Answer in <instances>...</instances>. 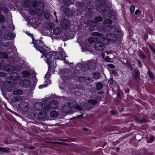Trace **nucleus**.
<instances>
[{"mask_svg": "<svg viewBox=\"0 0 155 155\" xmlns=\"http://www.w3.org/2000/svg\"><path fill=\"white\" fill-rule=\"evenodd\" d=\"M1 10L2 11H3L6 14H7L9 11L8 9L5 7H3L2 8H1Z\"/></svg>", "mask_w": 155, "mask_h": 155, "instance_id": "31", "label": "nucleus"}, {"mask_svg": "<svg viewBox=\"0 0 155 155\" xmlns=\"http://www.w3.org/2000/svg\"><path fill=\"white\" fill-rule=\"evenodd\" d=\"M8 78H6V80H7L8 79Z\"/></svg>", "mask_w": 155, "mask_h": 155, "instance_id": "60", "label": "nucleus"}, {"mask_svg": "<svg viewBox=\"0 0 155 155\" xmlns=\"http://www.w3.org/2000/svg\"><path fill=\"white\" fill-rule=\"evenodd\" d=\"M54 27V24L53 23H50L48 24V28L50 29Z\"/></svg>", "mask_w": 155, "mask_h": 155, "instance_id": "37", "label": "nucleus"}, {"mask_svg": "<svg viewBox=\"0 0 155 155\" xmlns=\"http://www.w3.org/2000/svg\"><path fill=\"white\" fill-rule=\"evenodd\" d=\"M10 77L12 80L15 81L19 79L20 76L17 73H12L10 74Z\"/></svg>", "mask_w": 155, "mask_h": 155, "instance_id": "17", "label": "nucleus"}, {"mask_svg": "<svg viewBox=\"0 0 155 155\" xmlns=\"http://www.w3.org/2000/svg\"><path fill=\"white\" fill-rule=\"evenodd\" d=\"M11 48L12 49V51L15 52L17 51V49L15 45H12L11 46Z\"/></svg>", "mask_w": 155, "mask_h": 155, "instance_id": "38", "label": "nucleus"}, {"mask_svg": "<svg viewBox=\"0 0 155 155\" xmlns=\"http://www.w3.org/2000/svg\"><path fill=\"white\" fill-rule=\"evenodd\" d=\"M18 107L21 111L25 112L28 111L29 108L28 103L26 101L21 102L18 104Z\"/></svg>", "mask_w": 155, "mask_h": 155, "instance_id": "12", "label": "nucleus"}, {"mask_svg": "<svg viewBox=\"0 0 155 155\" xmlns=\"http://www.w3.org/2000/svg\"><path fill=\"white\" fill-rule=\"evenodd\" d=\"M92 35L93 36H95L91 37L89 38V42L92 44L95 42L94 47H95V45L97 42L101 43H102L103 42L101 41V38L100 37L101 34L97 32H93L92 33Z\"/></svg>", "mask_w": 155, "mask_h": 155, "instance_id": "7", "label": "nucleus"}, {"mask_svg": "<svg viewBox=\"0 0 155 155\" xmlns=\"http://www.w3.org/2000/svg\"><path fill=\"white\" fill-rule=\"evenodd\" d=\"M143 58H144V56H143Z\"/></svg>", "mask_w": 155, "mask_h": 155, "instance_id": "61", "label": "nucleus"}, {"mask_svg": "<svg viewBox=\"0 0 155 155\" xmlns=\"http://www.w3.org/2000/svg\"><path fill=\"white\" fill-rule=\"evenodd\" d=\"M91 6H90V7H89V6H86V9H87L89 12H90L91 10Z\"/></svg>", "mask_w": 155, "mask_h": 155, "instance_id": "48", "label": "nucleus"}, {"mask_svg": "<svg viewBox=\"0 0 155 155\" xmlns=\"http://www.w3.org/2000/svg\"><path fill=\"white\" fill-rule=\"evenodd\" d=\"M5 19L4 17L0 13V21L3 22Z\"/></svg>", "mask_w": 155, "mask_h": 155, "instance_id": "34", "label": "nucleus"}, {"mask_svg": "<svg viewBox=\"0 0 155 155\" xmlns=\"http://www.w3.org/2000/svg\"><path fill=\"white\" fill-rule=\"evenodd\" d=\"M149 48L151 51L155 54V50L153 48V47L151 45H150Z\"/></svg>", "mask_w": 155, "mask_h": 155, "instance_id": "43", "label": "nucleus"}, {"mask_svg": "<svg viewBox=\"0 0 155 155\" xmlns=\"http://www.w3.org/2000/svg\"><path fill=\"white\" fill-rule=\"evenodd\" d=\"M3 68L5 71H12L15 70L17 71H20L21 70V66L18 65L15 67H13L10 65H6L4 67H0V69H3Z\"/></svg>", "mask_w": 155, "mask_h": 155, "instance_id": "10", "label": "nucleus"}, {"mask_svg": "<svg viewBox=\"0 0 155 155\" xmlns=\"http://www.w3.org/2000/svg\"><path fill=\"white\" fill-rule=\"evenodd\" d=\"M108 66L111 68H115V66L112 64H109L108 65Z\"/></svg>", "mask_w": 155, "mask_h": 155, "instance_id": "45", "label": "nucleus"}, {"mask_svg": "<svg viewBox=\"0 0 155 155\" xmlns=\"http://www.w3.org/2000/svg\"><path fill=\"white\" fill-rule=\"evenodd\" d=\"M45 112H41L39 113L38 115V118H39L40 119H43L45 118L47 116V114L46 112H48V111H46L45 110Z\"/></svg>", "mask_w": 155, "mask_h": 155, "instance_id": "22", "label": "nucleus"}, {"mask_svg": "<svg viewBox=\"0 0 155 155\" xmlns=\"http://www.w3.org/2000/svg\"><path fill=\"white\" fill-rule=\"evenodd\" d=\"M154 137L153 136H151L150 138V142H152L154 140Z\"/></svg>", "mask_w": 155, "mask_h": 155, "instance_id": "47", "label": "nucleus"}, {"mask_svg": "<svg viewBox=\"0 0 155 155\" xmlns=\"http://www.w3.org/2000/svg\"><path fill=\"white\" fill-rule=\"evenodd\" d=\"M22 100L21 97L15 96L12 98V100L13 101H19Z\"/></svg>", "mask_w": 155, "mask_h": 155, "instance_id": "28", "label": "nucleus"}, {"mask_svg": "<svg viewBox=\"0 0 155 155\" xmlns=\"http://www.w3.org/2000/svg\"><path fill=\"white\" fill-rule=\"evenodd\" d=\"M4 84L7 85L5 86V87L8 90L9 92H12L13 91V88L11 84L10 81H8L7 82H6L4 83Z\"/></svg>", "mask_w": 155, "mask_h": 155, "instance_id": "18", "label": "nucleus"}, {"mask_svg": "<svg viewBox=\"0 0 155 155\" xmlns=\"http://www.w3.org/2000/svg\"><path fill=\"white\" fill-rule=\"evenodd\" d=\"M13 25V26L12 27V30L13 31L14 30V29L15 28V26Z\"/></svg>", "mask_w": 155, "mask_h": 155, "instance_id": "55", "label": "nucleus"}, {"mask_svg": "<svg viewBox=\"0 0 155 155\" xmlns=\"http://www.w3.org/2000/svg\"><path fill=\"white\" fill-rule=\"evenodd\" d=\"M102 20L101 17H97L95 18V22L90 20L88 21L87 23L91 26H95L97 25V22H100Z\"/></svg>", "mask_w": 155, "mask_h": 155, "instance_id": "14", "label": "nucleus"}, {"mask_svg": "<svg viewBox=\"0 0 155 155\" xmlns=\"http://www.w3.org/2000/svg\"><path fill=\"white\" fill-rule=\"evenodd\" d=\"M83 4H84V3L83 2H78L77 5H78V6L79 7H80L82 8L83 7Z\"/></svg>", "mask_w": 155, "mask_h": 155, "instance_id": "40", "label": "nucleus"}, {"mask_svg": "<svg viewBox=\"0 0 155 155\" xmlns=\"http://www.w3.org/2000/svg\"><path fill=\"white\" fill-rule=\"evenodd\" d=\"M43 52H41L42 55L41 57L42 58L43 56H45L46 58L45 60L46 63L49 65L51 64V62H52L51 64L54 65V59L63 60L64 59V63L69 64L70 65H72L73 63H69L68 61L65 60V58H66V54L65 52L63 51V49L61 47L59 48V51L58 54L56 52L50 51V49L48 47L44 45L43 46Z\"/></svg>", "mask_w": 155, "mask_h": 155, "instance_id": "1", "label": "nucleus"}, {"mask_svg": "<svg viewBox=\"0 0 155 155\" xmlns=\"http://www.w3.org/2000/svg\"><path fill=\"white\" fill-rule=\"evenodd\" d=\"M61 31V28L59 27H57L54 29L53 32L54 34L58 35L59 34Z\"/></svg>", "mask_w": 155, "mask_h": 155, "instance_id": "24", "label": "nucleus"}, {"mask_svg": "<svg viewBox=\"0 0 155 155\" xmlns=\"http://www.w3.org/2000/svg\"><path fill=\"white\" fill-rule=\"evenodd\" d=\"M135 76L136 77H137L138 76V74L137 72L135 74Z\"/></svg>", "mask_w": 155, "mask_h": 155, "instance_id": "53", "label": "nucleus"}, {"mask_svg": "<svg viewBox=\"0 0 155 155\" xmlns=\"http://www.w3.org/2000/svg\"><path fill=\"white\" fill-rule=\"evenodd\" d=\"M33 83H32L29 80H25L21 81L19 82V85L22 87L30 88L32 87H35L37 82V78L34 79Z\"/></svg>", "mask_w": 155, "mask_h": 155, "instance_id": "6", "label": "nucleus"}, {"mask_svg": "<svg viewBox=\"0 0 155 155\" xmlns=\"http://www.w3.org/2000/svg\"><path fill=\"white\" fill-rule=\"evenodd\" d=\"M27 33L28 35L30 36L32 38V43L36 49L39 51L41 53L43 52V46L44 45L43 42L41 40H38L36 42V43H35L34 42V37L33 35L31 34L29 32H27Z\"/></svg>", "mask_w": 155, "mask_h": 155, "instance_id": "5", "label": "nucleus"}, {"mask_svg": "<svg viewBox=\"0 0 155 155\" xmlns=\"http://www.w3.org/2000/svg\"><path fill=\"white\" fill-rule=\"evenodd\" d=\"M94 78L95 79H98L100 77V74L99 72H97L94 73L93 75Z\"/></svg>", "mask_w": 155, "mask_h": 155, "instance_id": "30", "label": "nucleus"}, {"mask_svg": "<svg viewBox=\"0 0 155 155\" xmlns=\"http://www.w3.org/2000/svg\"><path fill=\"white\" fill-rule=\"evenodd\" d=\"M137 62H138V63L139 64V66L140 67H141V63L140 62V61H137Z\"/></svg>", "mask_w": 155, "mask_h": 155, "instance_id": "51", "label": "nucleus"}, {"mask_svg": "<svg viewBox=\"0 0 155 155\" xmlns=\"http://www.w3.org/2000/svg\"><path fill=\"white\" fill-rule=\"evenodd\" d=\"M105 60L107 61H110L109 58L108 57H106L105 58Z\"/></svg>", "mask_w": 155, "mask_h": 155, "instance_id": "52", "label": "nucleus"}, {"mask_svg": "<svg viewBox=\"0 0 155 155\" xmlns=\"http://www.w3.org/2000/svg\"><path fill=\"white\" fill-rule=\"evenodd\" d=\"M151 21H153V18H151Z\"/></svg>", "mask_w": 155, "mask_h": 155, "instance_id": "59", "label": "nucleus"}, {"mask_svg": "<svg viewBox=\"0 0 155 155\" xmlns=\"http://www.w3.org/2000/svg\"><path fill=\"white\" fill-rule=\"evenodd\" d=\"M88 102L90 104H96L97 101L96 100L94 99H90L88 101Z\"/></svg>", "mask_w": 155, "mask_h": 155, "instance_id": "33", "label": "nucleus"}, {"mask_svg": "<svg viewBox=\"0 0 155 155\" xmlns=\"http://www.w3.org/2000/svg\"><path fill=\"white\" fill-rule=\"evenodd\" d=\"M51 97H46L44 99L43 101L45 102H50L51 101Z\"/></svg>", "mask_w": 155, "mask_h": 155, "instance_id": "35", "label": "nucleus"}, {"mask_svg": "<svg viewBox=\"0 0 155 155\" xmlns=\"http://www.w3.org/2000/svg\"><path fill=\"white\" fill-rule=\"evenodd\" d=\"M44 16L45 18L47 20H48L50 18V15L49 13L48 12H45Z\"/></svg>", "mask_w": 155, "mask_h": 155, "instance_id": "32", "label": "nucleus"}, {"mask_svg": "<svg viewBox=\"0 0 155 155\" xmlns=\"http://www.w3.org/2000/svg\"><path fill=\"white\" fill-rule=\"evenodd\" d=\"M83 130H84L86 131L87 130V128H85L83 129Z\"/></svg>", "mask_w": 155, "mask_h": 155, "instance_id": "57", "label": "nucleus"}, {"mask_svg": "<svg viewBox=\"0 0 155 155\" xmlns=\"http://www.w3.org/2000/svg\"><path fill=\"white\" fill-rule=\"evenodd\" d=\"M34 106L36 110H40L43 109L44 107L45 108V106L44 103L42 102H37L35 104ZM44 110H45V108Z\"/></svg>", "mask_w": 155, "mask_h": 155, "instance_id": "13", "label": "nucleus"}, {"mask_svg": "<svg viewBox=\"0 0 155 155\" xmlns=\"http://www.w3.org/2000/svg\"><path fill=\"white\" fill-rule=\"evenodd\" d=\"M116 150H117V151H118V150H120V148H119V147H117V148H116Z\"/></svg>", "mask_w": 155, "mask_h": 155, "instance_id": "56", "label": "nucleus"}, {"mask_svg": "<svg viewBox=\"0 0 155 155\" xmlns=\"http://www.w3.org/2000/svg\"><path fill=\"white\" fill-rule=\"evenodd\" d=\"M5 76V74L3 72H0V76L1 77H4Z\"/></svg>", "mask_w": 155, "mask_h": 155, "instance_id": "46", "label": "nucleus"}, {"mask_svg": "<svg viewBox=\"0 0 155 155\" xmlns=\"http://www.w3.org/2000/svg\"><path fill=\"white\" fill-rule=\"evenodd\" d=\"M32 21H34V22L33 23L34 25H40L41 23V21L35 18H33L31 19Z\"/></svg>", "mask_w": 155, "mask_h": 155, "instance_id": "26", "label": "nucleus"}, {"mask_svg": "<svg viewBox=\"0 0 155 155\" xmlns=\"http://www.w3.org/2000/svg\"><path fill=\"white\" fill-rule=\"evenodd\" d=\"M143 120V121H142V122L141 123H143V122H144V120Z\"/></svg>", "mask_w": 155, "mask_h": 155, "instance_id": "62", "label": "nucleus"}, {"mask_svg": "<svg viewBox=\"0 0 155 155\" xmlns=\"http://www.w3.org/2000/svg\"><path fill=\"white\" fill-rule=\"evenodd\" d=\"M118 36L114 33H107L106 35V38L103 37V35L101 34L100 37L101 38L102 43L100 42H97L95 45V49L97 50H101L104 48V46L108 44L109 41L115 42Z\"/></svg>", "mask_w": 155, "mask_h": 155, "instance_id": "2", "label": "nucleus"}, {"mask_svg": "<svg viewBox=\"0 0 155 155\" xmlns=\"http://www.w3.org/2000/svg\"><path fill=\"white\" fill-rule=\"evenodd\" d=\"M103 23L104 25H107L108 27L110 28L111 29V27L109 26V25L112 23L111 20L108 19H107L104 21Z\"/></svg>", "mask_w": 155, "mask_h": 155, "instance_id": "25", "label": "nucleus"}, {"mask_svg": "<svg viewBox=\"0 0 155 155\" xmlns=\"http://www.w3.org/2000/svg\"><path fill=\"white\" fill-rule=\"evenodd\" d=\"M22 77L23 78H28L30 75V73L28 71L25 70L21 72Z\"/></svg>", "mask_w": 155, "mask_h": 155, "instance_id": "21", "label": "nucleus"}, {"mask_svg": "<svg viewBox=\"0 0 155 155\" xmlns=\"http://www.w3.org/2000/svg\"><path fill=\"white\" fill-rule=\"evenodd\" d=\"M15 37V35L13 34L12 32H9L7 35H6L5 37H2L0 38L1 43L0 45L2 46H5L8 47L12 43L9 41H7L5 43V42L7 41V40H11L13 38Z\"/></svg>", "mask_w": 155, "mask_h": 155, "instance_id": "3", "label": "nucleus"}, {"mask_svg": "<svg viewBox=\"0 0 155 155\" xmlns=\"http://www.w3.org/2000/svg\"><path fill=\"white\" fill-rule=\"evenodd\" d=\"M89 5H89L90 6V5L89 4H88V5Z\"/></svg>", "mask_w": 155, "mask_h": 155, "instance_id": "63", "label": "nucleus"}, {"mask_svg": "<svg viewBox=\"0 0 155 155\" xmlns=\"http://www.w3.org/2000/svg\"><path fill=\"white\" fill-rule=\"evenodd\" d=\"M109 82L110 84L112 85L113 84V81L112 78H110Z\"/></svg>", "mask_w": 155, "mask_h": 155, "instance_id": "49", "label": "nucleus"}, {"mask_svg": "<svg viewBox=\"0 0 155 155\" xmlns=\"http://www.w3.org/2000/svg\"><path fill=\"white\" fill-rule=\"evenodd\" d=\"M56 22H58V21L56 20Z\"/></svg>", "mask_w": 155, "mask_h": 155, "instance_id": "64", "label": "nucleus"}, {"mask_svg": "<svg viewBox=\"0 0 155 155\" xmlns=\"http://www.w3.org/2000/svg\"><path fill=\"white\" fill-rule=\"evenodd\" d=\"M135 8L134 6L132 5L130 6V11L131 13H133L134 11Z\"/></svg>", "mask_w": 155, "mask_h": 155, "instance_id": "39", "label": "nucleus"}, {"mask_svg": "<svg viewBox=\"0 0 155 155\" xmlns=\"http://www.w3.org/2000/svg\"><path fill=\"white\" fill-rule=\"evenodd\" d=\"M103 87V85L101 83H98L96 85V88L98 90H101Z\"/></svg>", "mask_w": 155, "mask_h": 155, "instance_id": "29", "label": "nucleus"}, {"mask_svg": "<svg viewBox=\"0 0 155 155\" xmlns=\"http://www.w3.org/2000/svg\"><path fill=\"white\" fill-rule=\"evenodd\" d=\"M0 150L5 152H7L8 151V150L2 147H0Z\"/></svg>", "mask_w": 155, "mask_h": 155, "instance_id": "42", "label": "nucleus"}, {"mask_svg": "<svg viewBox=\"0 0 155 155\" xmlns=\"http://www.w3.org/2000/svg\"><path fill=\"white\" fill-rule=\"evenodd\" d=\"M58 106V103L57 101H53L51 102L50 104H47L45 107V110L46 111H49L51 109L56 108Z\"/></svg>", "mask_w": 155, "mask_h": 155, "instance_id": "11", "label": "nucleus"}, {"mask_svg": "<svg viewBox=\"0 0 155 155\" xmlns=\"http://www.w3.org/2000/svg\"><path fill=\"white\" fill-rule=\"evenodd\" d=\"M111 113H112L113 114H114V110H112L110 111Z\"/></svg>", "mask_w": 155, "mask_h": 155, "instance_id": "54", "label": "nucleus"}, {"mask_svg": "<svg viewBox=\"0 0 155 155\" xmlns=\"http://www.w3.org/2000/svg\"><path fill=\"white\" fill-rule=\"evenodd\" d=\"M68 105H64L62 108V110L63 112L65 113H68L70 111L71 107L75 108L80 110H82V109L77 104L76 101H73L72 102H68Z\"/></svg>", "mask_w": 155, "mask_h": 155, "instance_id": "4", "label": "nucleus"}, {"mask_svg": "<svg viewBox=\"0 0 155 155\" xmlns=\"http://www.w3.org/2000/svg\"><path fill=\"white\" fill-rule=\"evenodd\" d=\"M38 3V2L37 1H33V3H32V5L33 6V8H34V10L32 9V8H30L29 10V12L30 14L32 15H34L35 14L36 11L35 8L36 5Z\"/></svg>", "mask_w": 155, "mask_h": 155, "instance_id": "16", "label": "nucleus"}, {"mask_svg": "<svg viewBox=\"0 0 155 155\" xmlns=\"http://www.w3.org/2000/svg\"><path fill=\"white\" fill-rule=\"evenodd\" d=\"M50 114L51 117H55L58 116V113L57 111L54 110L51 111Z\"/></svg>", "mask_w": 155, "mask_h": 155, "instance_id": "27", "label": "nucleus"}, {"mask_svg": "<svg viewBox=\"0 0 155 155\" xmlns=\"http://www.w3.org/2000/svg\"><path fill=\"white\" fill-rule=\"evenodd\" d=\"M54 15H55L56 17V12H54Z\"/></svg>", "mask_w": 155, "mask_h": 155, "instance_id": "58", "label": "nucleus"}, {"mask_svg": "<svg viewBox=\"0 0 155 155\" xmlns=\"http://www.w3.org/2000/svg\"><path fill=\"white\" fill-rule=\"evenodd\" d=\"M61 26L63 29H68L70 26L69 21L66 19L63 20L61 24Z\"/></svg>", "mask_w": 155, "mask_h": 155, "instance_id": "15", "label": "nucleus"}, {"mask_svg": "<svg viewBox=\"0 0 155 155\" xmlns=\"http://www.w3.org/2000/svg\"><path fill=\"white\" fill-rule=\"evenodd\" d=\"M47 86V85H45V84H44L43 85H40L39 86V88L40 89H41L43 88V87H46Z\"/></svg>", "mask_w": 155, "mask_h": 155, "instance_id": "44", "label": "nucleus"}, {"mask_svg": "<svg viewBox=\"0 0 155 155\" xmlns=\"http://www.w3.org/2000/svg\"><path fill=\"white\" fill-rule=\"evenodd\" d=\"M58 73L59 74H60V75L61 77H62L63 76H62V73H63V70H60L58 71Z\"/></svg>", "mask_w": 155, "mask_h": 155, "instance_id": "41", "label": "nucleus"}, {"mask_svg": "<svg viewBox=\"0 0 155 155\" xmlns=\"http://www.w3.org/2000/svg\"><path fill=\"white\" fill-rule=\"evenodd\" d=\"M104 6L102 4H100L97 8V10L100 12L103 11V14L104 15L107 17L109 18H111L113 14L112 11L109 9L107 11L106 9H104Z\"/></svg>", "mask_w": 155, "mask_h": 155, "instance_id": "9", "label": "nucleus"}, {"mask_svg": "<svg viewBox=\"0 0 155 155\" xmlns=\"http://www.w3.org/2000/svg\"><path fill=\"white\" fill-rule=\"evenodd\" d=\"M51 64H52V63L51 62V64H50L49 65H48V71L45 74V81H44V83L45 84V85H46V84H47V86L48 84H51V81L49 78L51 76V74H52L51 71L52 70V73H54L53 72L54 71V69L52 68L53 65Z\"/></svg>", "mask_w": 155, "mask_h": 155, "instance_id": "8", "label": "nucleus"}, {"mask_svg": "<svg viewBox=\"0 0 155 155\" xmlns=\"http://www.w3.org/2000/svg\"><path fill=\"white\" fill-rule=\"evenodd\" d=\"M12 94L14 95L19 96L23 94V92L21 90L18 89L14 91Z\"/></svg>", "mask_w": 155, "mask_h": 155, "instance_id": "23", "label": "nucleus"}, {"mask_svg": "<svg viewBox=\"0 0 155 155\" xmlns=\"http://www.w3.org/2000/svg\"><path fill=\"white\" fill-rule=\"evenodd\" d=\"M140 13V12L139 10H136L135 12L136 15H137Z\"/></svg>", "mask_w": 155, "mask_h": 155, "instance_id": "50", "label": "nucleus"}, {"mask_svg": "<svg viewBox=\"0 0 155 155\" xmlns=\"http://www.w3.org/2000/svg\"><path fill=\"white\" fill-rule=\"evenodd\" d=\"M147 74L150 78H154V76L153 74L150 71H149L147 72Z\"/></svg>", "mask_w": 155, "mask_h": 155, "instance_id": "36", "label": "nucleus"}, {"mask_svg": "<svg viewBox=\"0 0 155 155\" xmlns=\"http://www.w3.org/2000/svg\"><path fill=\"white\" fill-rule=\"evenodd\" d=\"M0 55L1 56V57H0V64H2L3 63L2 58H6L8 57V55L5 52H0Z\"/></svg>", "mask_w": 155, "mask_h": 155, "instance_id": "19", "label": "nucleus"}, {"mask_svg": "<svg viewBox=\"0 0 155 155\" xmlns=\"http://www.w3.org/2000/svg\"><path fill=\"white\" fill-rule=\"evenodd\" d=\"M88 66L90 68H94L96 65L95 61L94 60H91L88 61Z\"/></svg>", "mask_w": 155, "mask_h": 155, "instance_id": "20", "label": "nucleus"}]
</instances>
